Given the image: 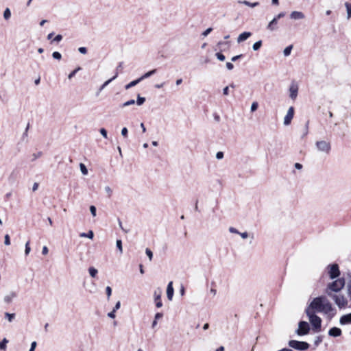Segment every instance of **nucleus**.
Here are the masks:
<instances>
[{"mask_svg":"<svg viewBox=\"0 0 351 351\" xmlns=\"http://www.w3.org/2000/svg\"><path fill=\"white\" fill-rule=\"evenodd\" d=\"M11 16V12L9 8H6L3 12V17L5 20H8Z\"/></svg>","mask_w":351,"mask_h":351,"instance_id":"nucleus-33","label":"nucleus"},{"mask_svg":"<svg viewBox=\"0 0 351 351\" xmlns=\"http://www.w3.org/2000/svg\"><path fill=\"white\" fill-rule=\"evenodd\" d=\"M173 292V282L171 281L169 282L167 287V296L169 300H172Z\"/></svg>","mask_w":351,"mask_h":351,"instance_id":"nucleus-16","label":"nucleus"},{"mask_svg":"<svg viewBox=\"0 0 351 351\" xmlns=\"http://www.w3.org/2000/svg\"><path fill=\"white\" fill-rule=\"evenodd\" d=\"M156 73V69H153V70H151L147 73H145L144 75H143L142 76H141L139 77L140 80L142 81L145 79H147L149 77H151L152 75H153L154 74H155Z\"/></svg>","mask_w":351,"mask_h":351,"instance_id":"nucleus-19","label":"nucleus"},{"mask_svg":"<svg viewBox=\"0 0 351 351\" xmlns=\"http://www.w3.org/2000/svg\"><path fill=\"white\" fill-rule=\"evenodd\" d=\"M145 253H146L147 256L149 257V261H152V257H153L152 252L149 248H147L145 250Z\"/></svg>","mask_w":351,"mask_h":351,"instance_id":"nucleus-45","label":"nucleus"},{"mask_svg":"<svg viewBox=\"0 0 351 351\" xmlns=\"http://www.w3.org/2000/svg\"><path fill=\"white\" fill-rule=\"evenodd\" d=\"M326 272L329 278L331 280L339 278L341 274L339 267L337 263L329 264L326 267Z\"/></svg>","mask_w":351,"mask_h":351,"instance_id":"nucleus-5","label":"nucleus"},{"mask_svg":"<svg viewBox=\"0 0 351 351\" xmlns=\"http://www.w3.org/2000/svg\"><path fill=\"white\" fill-rule=\"evenodd\" d=\"M298 86L295 83H292L289 87V97L295 100L298 96Z\"/></svg>","mask_w":351,"mask_h":351,"instance_id":"nucleus-12","label":"nucleus"},{"mask_svg":"<svg viewBox=\"0 0 351 351\" xmlns=\"http://www.w3.org/2000/svg\"><path fill=\"white\" fill-rule=\"evenodd\" d=\"M215 56H216L217 58L219 60H220V61H224L225 60V58H226L225 56L223 54H222L221 53L218 52V53H216Z\"/></svg>","mask_w":351,"mask_h":351,"instance_id":"nucleus-42","label":"nucleus"},{"mask_svg":"<svg viewBox=\"0 0 351 351\" xmlns=\"http://www.w3.org/2000/svg\"><path fill=\"white\" fill-rule=\"evenodd\" d=\"M80 171L82 172V173L83 175H87L88 174V169L86 168V167L85 166L84 164L83 163H80Z\"/></svg>","mask_w":351,"mask_h":351,"instance_id":"nucleus-31","label":"nucleus"},{"mask_svg":"<svg viewBox=\"0 0 351 351\" xmlns=\"http://www.w3.org/2000/svg\"><path fill=\"white\" fill-rule=\"evenodd\" d=\"M8 343V340L6 338H4L1 342H0V350H5L6 348V344Z\"/></svg>","mask_w":351,"mask_h":351,"instance_id":"nucleus-32","label":"nucleus"},{"mask_svg":"<svg viewBox=\"0 0 351 351\" xmlns=\"http://www.w3.org/2000/svg\"><path fill=\"white\" fill-rule=\"evenodd\" d=\"M290 19L293 20H301L305 18V15L300 11H293L290 14Z\"/></svg>","mask_w":351,"mask_h":351,"instance_id":"nucleus-13","label":"nucleus"},{"mask_svg":"<svg viewBox=\"0 0 351 351\" xmlns=\"http://www.w3.org/2000/svg\"><path fill=\"white\" fill-rule=\"evenodd\" d=\"M38 184L35 182L34 184H33V186H32V191H35L38 189Z\"/></svg>","mask_w":351,"mask_h":351,"instance_id":"nucleus-64","label":"nucleus"},{"mask_svg":"<svg viewBox=\"0 0 351 351\" xmlns=\"http://www.w3.org/2000/svg\"><path fill=\"white\" fill-rule=\"evenodd\" d=\"M242 56V55H238V56H234L232 58L231 60L232 62H235L236 60H237L238 59H239Z\"/></svg>","mask_w":351,"mask_h":351,"instance_id":"nucleus-63","label":"nucleus"},{"mask_svg":"<svg viewBox=\"0 0 351 351\" xmlns=\"http://www.w3.org/2000/svg\"><path fill=\"white\" fill-rule=\"evenodd\" d=\"M328 335L332 337H339L341 335V330L337 327L330 328L328 331Z\"/></svg>","mask_w":351,"mask_h":351,"instance_id":"nucleus-18","label":"nucleus"},{"mask_svg":"<svg viewBox=\"0 0 351 351\" xmlns=\"http://www.w3.org/2000/svg\"><path fill=\"white\" fill-rule=\"evenodd\" d=\"M36 345H37V343H36V341H33V342H32V343H31V347H30V349H29V351H34V350H35V348H36Z\"/></svg>","mask_w":351,"mask_h":351,"instance_id":"nucleus-54","label":"nucleus"},{"mask_svg":"<svg viewBox=\"0 0 351 351\" xmlns=\"http://www.w3.org/2000/svg\"><path fill=\"white\" fill-rule=\"evenodd\" d=\"M106 293L107 295L108 300H109L111 296V294H112V289L110 287H109V286L106 287Z\"/></svg>","mask_w":351,"mask_h":351,"instance_id":"nucleus-41","label":"nucleus"},{"mask_svg":"<svg viewBox=\"0 0 351 351\" xmlns=\"http://www.w3.org/2000/svg\"><path fill=\"white\" fill-rule=\"evenodd\" d=\"M52 57L56 60H60L62 58V55L58 51H54L52 53Z\"/></svg>","mask_w":351,"mask_h":351,"instance_id":"nucleus-35","label":"nucleus"},{"mask_svg":"<svg viewBox=\"0 0 351 351\" xmlns=\"http://www.w3.org/2000/svg\"><path fill=\"white\" fill-rule=\"evenodd\" d=\"M80 70V67L77 68L76 69L73 70L71 73L69 74L68 78L71 79L73 77L75 76V73Z\"/></svg>","mask_w":351,"mask_h":351,"instance_id":"nucleus-44","label":"nucleus"},{"mask_svg":"<svg viewBox=\"0 0 351 351\" xmlns=\"http://www.w3.org/2000/svg\"><path fill=\"white\" fill-rule=\"evenodd\" d=\"M62 35H60V34H58V35H57V36L54 38L53 41L58 43V42L61 41V40H62Z\"/></svg>","mask_w":351,"mask_h":351,"instance_id":"nucleus-53","label":"nucleus"},{"mask_svg":"<svg viewBox=\"0 0 351 351\" xmlns=\"http://www.w3.org/2000/svg\"><path fill=\"white\" fill-rule=\"evenodd\" d=\"M116 245L118 250H119L120 253L121 254L123 252V247H122V241L120 239L117 240L116 241Z\"/></svg>","mask_w":351,"mask_h":351,"instance_id":"nucleus-34","label":"nucleus"},{"mask_svg":"<svg viewBox=\"0 0 351 351\" xmlns=\"http://www.w3.org/2000/svg\"><path fill=\"white\" fill-rule=\"evenodd\" d=\"M128 130L127 128H123L121 130V135L126 138L128 136Z\"/></svg>","mask_w":351,"mask_h":351,"instance_id":"nucleus-48","label":"nucleus"},{"mask_svg":"<svg viewBox=\"0 0 351 351\" xmlns=\"http://www.w3.org/2000/svg\"><path fill=\"white\" fill-rule=\"evenodd\" d=\"M278 20L274 17L267 25V29L270 32L276 30L278 29Z\"/></svg>","mask_w":351,"mask_h":351,"instance_id":"nucleus-14","label":"nucleus"},{"mask_svg":"<svg viewBox=\"0 0 351 351\" xmlns=\"http://www.w3.org/2000/svg\"><path fill=\"white\" fill-rule=\"evenodd\" d=\"M30 251H31V248L29 247V241H28L25 243V254L26 256H27L29 254Z\"/></svg>","mask_w":351,"mask_h":351,"instance_id":"nucleus-38","label":"nucleus"},{"mask_svg":"<svg viewBox=\"0 0 351 351\" xmlns=\"http://www.w3.org/2000/svg\"><path fill=\"white\" fill-rule=\"evenodd\" d=\"M119 228L123 231L125 232V233H127L128 231L125 229L123 228V226H122V222L119 219Z\"/></svg>","mask_w":351,"mask_h":351,"instance_id":"nucleus-61","label":"nucleus"},{"mask_svg":"<svg viewBox=\"0 0 351 351\" xmlns=\"http://www.w3.org/2000/svg\"><path fill=\"white\" fill-rule=\"evenodd\" d=\"M252 36V33L250 32H244L239 34V36L237 38V43H240L241 42H243L246 40L248 38H250Z\"/></svg>","mask_w":351,"mask_h":351,"instance_id":"nucleus-17","label":"nucleus"},{"mask_svg":"<svg viewBox=\"0 0 351 351\" xmlns=\"http://www.w3.org/2000/svg\"><path fill=\"white\" fill-rule=\"evenodd\" d=\"M99 132L103 136L104 138H108V133L105 128H101L99 130Z\"/></svg>","mask_w":351,"mask_h":351,"instance_id":"nucleus-43","label":"nucleus"},{"mask_svg":"<svg viewBox=\"0 0 351 351\" xmlns=\"http://www.w3.org/2000/svg\"><path fill=\"white\" fill-rule=\"evenodd\" d=\"M223 93L224 95H228L229 94V87L228 86H226L223 89Z\"/></svg>","mask_w":351,"mask_h":351,"instance_id":"nucleus-60","label":"nucleus"},{"mask_svg":"<svg viewBox=\"0 0 351 351\" xmlns=\"http://www.w3.org/2000/svg\"><path fill=\"white\" fill-rule=\"evenodd\" d=\"M258 104L256 101H254L252 105H251V108H250V110L251 112H254L257 110L258 108Z\"/></svg>","mask_w":351,"mask_h":351,"instance_id":"nucleus-40","label":"nucleus"},{"mask_svg":"<svg viewBox=\"0 0 351 351\" xmlns=\"http://www.w3.org/2000/svg\"><path fill=\"white\" fill-rule=\"evenodd\" d=\"M90 212L91 213V215H93V217H96L97 215V209H96V207L95 206H90Z\"/></svg>","mask_w":351,"mask_h":351,"instance_id":"nucleus-37","label":"nucleus"},{"mask_svg":"<svg viewBox=\"0 0 351 351\" xmlns=\"http://www.w3.org/2000/svg\"><path fill=\"white\" fill-rule=\"evenodd\" d=\"M105 191L108 194V197H110L112 193V190L109 186H105Z\"/></svg>","mask_w":351,"mask_h":351,"instance_id":"nucleus-47","label":"nucleus"},{"mask_svg":"<svg viewBox=\"0 0 351 351\" xmlns=\"http://www.w3.org/2000/svg\"><path fill=\"white\" fill-rule=\"evenodd\" d=\"M345 6L346 8L347 11V19H350L351 18V3L346 2Z\"/></svg>","mask_w":351,"mask_h":351,"instance_id":"nucleus-26","label":"nucleus"},{"mask_svg":"<svg viewBox=\"0 0 351 351\" xmlns=\"http://www.w3.org/2000/svg\"><path fill=\"white\" fill-rule=\"evenodd\" d=\"M135 104V100L134 99H130V100H128L125 102H124L123 104H122V107H126V106H130V105H133Z\"/></svg>","mask_w":351,"mask_h":351,"instance_id":"nucleus-36","label":"nucleus"},{"mask_svg":"<svg viewBox=\"0 0 351 351\" xmlns=\"http://www.w3.org/2000/svg\"><path fill=\"white\" fill-rule=\"evenodd\" d=\"M145 98L144 97H141L139 94H138L136 97V101H135V103H136L138 106H141L145 103Z\"/></svg>","mask_w":351,"mask_h":351,"instance_id":"nucleus-25","label":"nucleus"},{"mask_svg":"<svg viewBox=\"0 0 351 351\" xmlns=\"http://www.w3.org/2000/svg\"><path fill=\"white\" fill-rule=\"evenodd\" d=\"M49 250L47 246H44L42 250V254L43 255H47L48 254Z\"/></svg>","mask_w":351,"mask_h":351,"instance_id":"nucleus-56","label":"nucleus"},{"mask_svg":"<svg viewBox=\"0 0 351 351\" xmlns=\"http://www.w3.org/2000/svg\"><path fill=\"white\" fill-rule=\"evenodd\" d=\"M223 158V153L222 152H218L216 154V158L218 160H221Z\"/></svg>","mask_w":351,"mask_h":351,"instance_id":"nucleus-51","label":"nucleus"},{"mask_svg":"<svg viewBox=\"0 0 351 351\" xmlns=\"http://www.w3.org/2000/svg\"><path fill=\"white\" fill-rule=\"evenodd\" d=\"M226 67L228 70H232L234 68V65L231 62H227Z\"/></svg>","mask_w":351,"mask_h":351,"instance_id":"nucleus-59","label":"nucleus"},{"mask_svg":"<svg viewBox=\"0 0 351 351\" xmlns=\"http://www.w3.org/2000/svg\"><path fill=\"white\" fill-rule=\"evenodd\" d=\"M330 298H332L335 304L339 308H344L347 306H348L349 301L346 298L344 295L342 294H337V293H333L331 295H328Z\"/></svg>","mask_w":351,"mask_h":351,"instance_id":"nucleus-4","label":"nucleus"},{"mask_svg":"<svg viewBox=\"0 0 351 351\" xmlns=\"http://www.w3.org/2000/svg\"><path fill=\"white\" fill-rule=\"evenodd\" d=\"M306 309H309L315 313H322L326 315L335 311L332 304L324 295L313 298Z\"/></svg>","mask_w":351,"mask_h":351,"instance_id":"nucleus-1","label":"nucleus"},{"mask_svg":"<svg viewBox=\"0 0 351 351\" xmlns=\"http://www.w3.org/2000/svg\"><path fill=\"white\" fill-rule=\"evenodd\" d=\"M118 75H119V73H118V72H116V73H115V74H114V75L112 78H110V80H108L106 81V82L103 84V85H102V86H101V89L104 88H105L106 86H108V84H109L112 81H113L114 80H115V79L117 77Z\"/></svg>","mask_w":351,"mask_h":351,"instance_id":"nucleus-23","label":"nucleus"},{"mask_svg":"<svg viewBox=\"0 0 351 351\" xmlns=\"http://www.w3.org/2000/svg\"><path fill=\"white\" fill-rule=\"evenodd\" d=\"M88 273L92 278H95L98 273V270L93 267H90L88 268Z\"/></svg>","mask_w":351,"mask_h":351,"instance_id":"nucleus-24","label":"nucleus"},{"mask_svg":"<svg viewBox=\"0 0 351 351\" xmlns=\"http://www.w3.org/2000/svg\"><path fill=\"white\" fill-rule=\"evenodd\" d=\"M213 29L211 27H209L208 29H206L203 33H202V36H208L211 32H212Z\"/></svg>","mask_w":351,"mask_h":351,"instance_id":"nucleus-50","label":"nucleus"},{"mask_svg":"<svg viewBox=\"0 0 351 351\" xmlns=\"http://www.w3.org/2000/svg\"><path fill=\"white\" fill-rule=\"evenodd\" d=\"M120 306H121V302L119 301H118L116 303V304L113 308L114 311H117L118 309H119Z\"/></svg>","mask_w":351,"mask_h":351,"instance_id":"nucleus-57","label":"nucleus"},{"mask_svg":"<svg viewBox=\"0 0 351 351\" xmlns=\"http://www.w3.org/2000/svg\"><path fill=\"white\" fill-rule=\"evenodd\" d=\"M292 48H293V46L292 45H289L288 47H287L284 51H283V53H284V56H288L290 55L291 52V50H292Z\"/></svg>","mask_w":351,"mask_h":351,"instance_id":"nucleus-29","label":"nucleus"},{"mask_svg":"<svg viewBox=\"0 0 351 351\" xmlns=\"http://www.w3.org/2000/svg\"><path fill=\"white\" fill-rule=\"evenodd\" d=\"M317 151L328 154L331 150L330 143L326 141H318L315 143Z\"/></svg>","mask_w":351,"mask_h":351,"instance_id":"nucleus-6","label":"nucleus"},{"mask_svg":"<svg viewBox=\"0 0 351 351\" xmlns=\"http://www.w3.org/2000/svg\"><path fill=\"white\" fill-rule=\"evenodd\" d=\"M239 3H241V4H244L247 6H249V7H251V8H254V7H256L259 5V3L258 2H254V3H251L250 1H238Z\"/></svg>","mask_w":351,"mask_h":351,"instance_id":"nucleus-20","label":"nucleus"},{"mask_svg":"<svg viewBox=\"0 0 351 351\" xmlns=\"http://www.w3.org/2000/svg\"><path fill=\"white\" fill-rule=\"evenodd\" d=\"M294 115V108L293 107H290L288 109L286 116L284 118V125H289L291 123L292 119Z\"/></svg>","mask_w":351,"mask_h":351,"instance_id":"nucleus-11","label":"nucleus"},{"mask_svg":"<svg viewBox=\"0 0 351 351\" xmlns=\"http://www.w3.org/2000/svg\"><path fill=\"white\" fill-rule=\"evenodd\" d=\"M305 312L313 329L316 332L319 331L322 326V319L316 315V313L311 311L309 309H306Z\"/></svg>","mask_w":351,"mask_h":351,"instance_id":"nucleus-3","label":"nucleus"},{"mask_svg":"<svg viewBox=\"0 0 351 351\" xmlns=\"http://www.w3.org/2000/svg\"><path fill=\"white\" fill-rule=\"evenodd\" d=\"M4 315L9 322H12L15 317L14 313H5Z\"/></svg>","mask_w":351,"mask_h":351,"instance_id":"nucleus-28","label":"nucleus"},{"mask_svg":"<svg viewBox=\"0 0 351 351\" xmlns=\"http://www.w3.org/2000/svg\"><path fill=\"white\" fill-rule=\"evenodd\" d=\"M78 51L80 53H82V54H86V52H87V49L86 47H81L78 49Z\"/></svg>","mask_w":351,"mask_h":351,"instance_id":"nucleus-52","label":"nucleus"},{"mask_svg":"<svg viewBox=\"0 0 351 351\" xmlns=\"http://www.w3.org/2000/svg\"><path fill=\"white\" fill-rule=\"evenodd\" d=\"M162 294V290L160 288H157L154 292V297L156 301V306L157 308H160L162 306V303L160 300Z\"/></svg>","mask_w":351,"mask_h":351,"instance_id":"nucleus-10","label":"nucleus"},{"mask_svg":"<svg viewBox=\"0 0 351 351\" xmlns=\"http://www.w3.org/2000/svg\"><path fill=\"white\" fill-rule=\"evenodd\" d=\"M4 243L5 245H10V236L8 234H5L4 237Z\"/></svg>","mask_w":351,"mask_h":351,"instance_id":"nucleus-46","label":"nucleus"},{"mask_svg":"<svg viewBox=\"0 0 351 351\" xmlns=\"http://www.w3.org/2000/svg\"><path fill=\"white\" fill-rule=\"evenodd\" d=\"M346 285L344 278H337L335 280L327 284L325 293L327 295H331L333 293L341 291Z\"/></svg>","mask_w":351,"mask_h":351,"instance_id":"nucleus-2","label":"nucleus"},{"mask_svg":"<svg viewBox=\"0 0 351 351\" xmlns=\"http://www.w3.org/2000/svg\"><path fill=\"white\" fill-rule=\"evenodd\" d=\"M285 16V13L284 12H280L275 17L279 20L280 19L284 17Z\"/></svg>","mask_w":351,"mask_h":351,"instance_id":"nucleus-55","label":"nucleus"},{"mask_svg":"<svg viewBox=\"0 0 351 351\" xmlns=\"http://www.w3.org/2000/svg\"><path fill=\"white\" fill-rule=\"evenodd\" d=\"M229 232L233 234H239V231L234 227H230L228 229Z\"/></svg>","mask_w":351,"mask_h":351,"instance_id":"nucleus-49","label":"nucleus"},{"mask_svg":"<svg viewBox=\"0 0 351 351\" xmlns=\"http://www.w3.org/2000/svg\"><path fill=\"white\" fill-rule=\"evenodd\" d=\"M261 46H262V41L258 40V41L256 42L255 43H254V45L252 46V49L254 51H257L261 48Z\"/></svg>","mask_w":351,"mask_h":351,"instance_id":"nucleus-30","label":"nucleus"},{"mask_svg":"<svg viewBox=\"0 0 351 351\" xmlns=\"http://www.w3.org/2000/svg\"><path fill=\"white\" fill-rule=\"evenodd\" d=\"M239 235L241 237V238H242V239H247V238H248V237H250V238H251V239H254V234H249L248 232H239Z\"/></svg>","mask_w":351,"mask_h":351,"instance_id":"nucleus-27","label":"nucleus"},{"mask_svg":"<svg viewBox=\"0 0 351 351\" xmlns=\"http://www.w3.org/2000/svg\"><path fill=\"white\" fill-rule=\"evenodd\" d=\"M347 294L351 301V280L350 282L347 285Z\"/></svg>","mask_w":351,"mask_h":351,"instance_id":"nucleus-39","label":"nucleus"},{"mask_svg":"<svg viewBox=\"0 0 351 351\" xmlns=\"http://www.w3.org/2000/svg\"><path fill=\"white\" fill-rule=\"evenodd\" d=\"M310 330L309 325L306 322L301 321L299 322L298 328L296 331L298 335H305L308 333Z\"/></svg>","mask_w":351,"mask_h":351,"instance_id":"nucleus-8","label":"nucleus"},{"mask_svg":"<svg viewBox=\"0 0 351 351\" xmlns=\"http://www.w3.org/2000/svg\"><path fill=\"white\" fill-rule=\"evenodd\" d=\"M80 237H86L90 239H93L94 237V233L92 230H89L87 233L82 232L80 234Z\"/></svg>","mask_w":351,"mask_h":351,"instance_id":"nucleus-22","label":"nucleus"},{"mask_svg":"<svg viewBox=\"0 0 351 351\" xmlns=\"http://www.w3.org/2000/svg\"><path fill=\"white\" fill-rule=\"evenodd\" d=\"M115 312L116 311H114V310H112L111 312L108 313V316L110 318H114L115 317Z\"/></svg>","mask_w":351,"mask_h":351,"instance_id":"nucleus-58","label":"nucleus"},{"mask_svg":"<svg viewBox=\"0 0 351 351\" xmlns=\"http://www.w3.org/2000/svg\"><path fill=\"white\" fill-rule=\"evenodd\" d=\"M141 81L140 80L139 78L135 80H133L132 82H130L129 84H126L125 86V88L126 90H128L130 89V88L137 85L139 82H141Z\"/></svg>","mask_w":351,"mask_h":351,"instance_id":"nucleus-21","label":"nucleus"},{"mask_svg":"<svg viewBox=\"0 0 351 351\" xmlns=\"http://www.w3.org/2000/svg\"><path fill=\"white\" fill-rule=\"evenodd\" d=\"M162 313H157L156 315H155V319H160L162 317Z\"/></svg>","mask_w":351,"mask_h":351,"instance_id":"nucleus-62","label":"nucleus"},{"mask_svg":"<svg viewBox=\"0 0 351 351\" xmlns=\"http://www.w3.org/2000/svg\"><path fill=\"white\" fill-rule=\"evenodd\" d=\"M18 296V294L14 291H10L7 294H5L3 297V302L7 304H11L14 299H16Z\"/></svg>","mask_w":351,"mask_h":351,"instance_id":"nucleus-9","label":"nucleus"},{"mask_svg":"<svg viewBox=\"0 0 351 351\" xmlns=\"http://www.w3.org/2000/svg\"><path fill=\"white\" fill-rule=\"evenodd\" d=\"M289 346L298 350H306L309 348V344L304 341L291 340L289 341Z\"/></svg>","mask_w":351,"mask_h":351,"instance_id":"nucleus-7","label":"nucleus"},{"mask_svg":"<svg viewBox=\"0 0 351 351\" xmlns=\"http://www.w3.org/2000/svg\"><path fill=\"white\" fill-rule=\"evenodd\" d=\"M339 323L341 325L351 324V313L341 316L339 319Z\"/></svg>","mask_w":351,"mask_h":351,"instance_id":"nucleus-15","label":"nucleus"}]
</instances>
